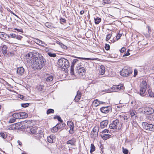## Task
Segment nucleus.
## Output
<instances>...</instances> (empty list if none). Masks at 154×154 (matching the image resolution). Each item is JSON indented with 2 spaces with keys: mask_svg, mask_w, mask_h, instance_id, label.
<instances>
[{
  "mask_svg": "<svg viewBox=\"0 0 154 154\" xmlns=\"http://www.w3.org/2000/svg\"><path fill=\"white\" fill-rule=\"evenodd\" d=\"M36 56L33 55L32 54L29 53L27 56L32 58L31 66L34 70H40L45 65V60L41 54L38 53Z\"/></svg>",
  "mask_w": 154,
  "mask_h": 154,
  "instance_id": "nucleus-1",
  "label": "nucleus"
},
{
  "mask_svg": "<svg viewBox=\"0 0 154 154\" xmlns=\"http://www.w3.org/2000/svg\"><path fill=\"white\" fill-rule=\"evenodd\" d=\"M58 65L64 71L66 69L68 68L69 66V63L67 59L63 58H60L58 60Z\"/></svg>",
  "mask_w": 154,
  "mask_h": 154,
  "instance_id": "nucleus-2",
  "label": "nucleus"
},
{
  "mask_svg": "<svg viewBox=\"0 0 154 154\" xmlns=\"http://www.w3.org/2000/svg\"><path fill=\"white\" fill-rule=\"evenodd\" d=\"M30 131L32 134H35L36 137L38 138H42L43 136L42 130L36 127H32Z\"/></svg>",
  "mask_w": 154,
  "mask_h": 154,
  "instance_id": "nucleus-3",
  "label": "nucleus"
},
{
  "mask_svg": "<svg viewBox=\"0 0 154 154\" xmlns=\"http://www.w3.org/2000/svg\"><path fill=\"white\" fill-rule=\"evenodd\" d=\"M44 77L45 81V82L51 84L55 82V81H54V74L46 73L44 75Z\"/></svg>",
  "mask_w": 154,
  "mask_h": 154,
  "instance_id": "nucleus-4",
  "label": "nucleus"
},
{
  "mask_svg": "<svg viewBox=\"0 0 154 154\" xmlns=\"http://www.w3.org/2000/svg\"><path fill=\"white\" fill-rule=\"evenodd\" d=\"M146 88L147 84L145 80H143L140 85L139 94L141 96H143L145 95Z\"/></svg>",
  "mask_w": 154,
  "mask_h": 154,
  "instance_id": "nucleus-5",
  "label": "nucleus"
},
{
  "mask_svg": "<svg viewBox=\"0 0 154 154\" xmlns=\"http://www.w3.org/2000/svg\"><path fill=\"white\" fill-rule=\"evenodd\" d=\"M132 72V71L127 67L124 68L120 72V74L122 76H128Z\"/></svg>",
  "mask_w": 154,
  "mask_h": 154,
  "instance_id": "nucleus-6",
  "label": "nucleus"
},
{
  "mask_svg": "<svg viewBox=\"0 0 154 154\" xmlns=\"http://www.w3.org/2000/svg\"><path fill=\"white\" fill-rule=\"evenodd\" d=\"M143 128L146 130L151 131H154V125L148 124L146 122H143L142 123Z\"/></svg>",
  "mask_w": 154,
  "mask_h": 154,
  "instance_id": "nucleus-7",
  "label": "nucleus"
},
{
  "mask_svg": "<svg viewBox=\"0 0 154 154\" xmlns=\"http://www.w3.org/2000/svg\"><path fill=\"white\" fill-rule=\"evenodd\" d=\"M119 124V120L117 119H115L109 125V128L111 129H117Z\"/></svg>",
  "mask_w": 154,
  "mask_h": 154,
  "instance_id": "nucleus-8",
  "label": "nucleus"
},
{
  "mask_svg": "<svg viewBox=\"0 0 154 154\" xmlns=\"http://www.w3.org/2000/svg\"><path fill=\"white\" fill-rule=\"evenodd\" d=\"M143 111L144 113L147 115L151 114L154 112V110L152 108L148 106L145 107Z\"/></svg>",
  "mask_w": 154,
  "mask_h": 154,
  "instance_id": "nucleus-9",
  "label": "nucleus"
},
{
  "mask_svg": "<svg viewBox=\"0 0 154 154\" xmlns=\"http://www.w3.org/2000/svg\"><path fill=\"white\" fill-rule=\"evenodd\" d=\"M67 125L70 128L69 131L70 133H73L74 129V125L73 122L71 121H68L67 122Z\"/></svg>",
  "mask_w": 154,
  "mask_h": 154,
  "instance_id": "nucleus-10",
  "label": "nucleus"
},
{
  "mask_svg": "<svg viewBox=\"0 0 154 154\" xmlns=\"http://www.w3.org/2000/svg\"><path fill=\"white\" fill-rule=\"evenodd\" d=\"M110 110V107L109 106L103 107L100 108L101 112L103 113H107Z\"/></svg>",
  "mask_w": 154,
  "mask_h": 154,
  "instance_id": "nucleus-11",
  "label": "nucleus"
},
{
  "mask_svg": "<svg viewBox=\"0 0 154 154\" xmlns=\"http://www.w3.org/2000/svg\"><path fill=\"white\" fill-rule=\"evenodd\" d=\"M24 71V69L23 67H20L17 68V72L18 75L21 76L23 74Z\"/></svg>",
  "mask_w": 154,
  "mask_h": 154,
  "instance_id": "nucleus-12",
  "label": "nucleus"
},
{
  "mask_svg": "<svg viewBox=\"0 0 154 154\" xmlns=\"http://www.w3.org/2000/svg\"><path fill=\"white\" fill-rule=\"evenodd\" d=\"M78 73L80 76L85 75V68L84 67L80 68L78 70Z\"/></svg>",
  "mask_w": 154,
  "mask_h": 154,
  "instance_id": "nucleus-13",
  "label": "nucleus"
},
{
  "mask_svg": "<svg viewBox=\"0 0 154 154\" xmlns=\"http://www.w3.org/2000/svg\"><path fill=\"white\" fill-rule=\"evenodd\" d=\"M81 93L80 91H78L76 95L75 96L74 100L75 102H78L80 100L81 97Z\"/></svg>",
  "mask_w": 154,
  "mask_h": 154,
  "instance_id": "nucleus-14",
  "label": "nucleus"
},
{
  "mask_svg": "<svg viewBox=\"0 0 154 154\" xmlns=\"http://www.w3.org/2000/svg\"><path fill=\"white\" fill-rule=\"evenodd\" d=\"M98 128L96 127H94L93 128L92 131H91V135H93V134L94 133V132H95V136L97 137L98 135Z\"/></svg>",
  "mask_w": 154,
  "mask_h": 154,
  "instance_id": "nucleus-15",
  "label": "nucleus"
},
{
  "mask_svg": "<svg viewBox=\"0 0 154 154\" xmlns=\"http://www.w3.org/2000/svg\"><path fill=\"white\" fill-rule=\"evenodd\" d=\"M116 85L112 86L111 88L105 89V91L107 92H116Z\"/></svg>",
  "mask_w": 154,
  "mask_h": 154,
  "instance_id": "nucleus-16",
  "label": "nucleus"
},
{
  "mask_svg": "<svg viewBox=\"0 0 154 154\" xmlns=\"http://www.w3.org/2000/svg\"><path fill=\"white\" fill-rule=\"evenodd\" d=\"M108 121L107 120L103 121L100 122V127L102 128H105L108 125Z\"/></svg>",
  "mask_w": 154,
  "mask_h": 154,
  "instance_id": "nucleus-17",
  "label": "nucleus"
},
{
  "mask_svg": "<svg viewBox=\"0 0 154 154\" xmlns=\"http://www.w3.org/2000/svg\"><path fill=\"white\" fill-rule=\"evenodd\" d=\"M75 142V139L74 138H72L67 141L66 144L68 145L70 144L71 146H74Z\"/></svg>",
  "mask_w": 154,
  "mask_h": 154,
  "instance_id": "nucleus-18",
  "label": "nucleus"
},
{
  "mask_svg": "<svg viewBox=\"0 0 154 154\" xmlns=\"http://www.w3.org/2000/svg\"><path fill=\"white\" fill-rule=\"evenodd\" d=\"M7 49L8 47L5 45H3L2 48V52L3 53V54L5 56L6 54L7 53Z\"/></svg>",
  "mask_w": 154,
  "mask_h": 154,
  "instance_id": "nucleus-19",
  "label": "nucleus"
},
{
  "mask_svg": "<svg viewBox=\"0 0 154 154\" xmlns=\"http://www.w3.org/2000/svg\"><path fill=\"white\" fill-rule=\"evenodd\" d=\"M105 71V67L103 65L100 66L99 69V72L100 74L102 75H103Z\"/></svg>",
  "mask_w": 154,
  "mask_h": 154,
  "instance_id": "nucleus-20",
  "label": "nucleus"
},
{
  "mask_svg": "<svg viewBox=\"0 0 154 154\" xmlns=\"http://www.w3.org/2000/svg\"><path fill=\"white\" fill-rule=\"evenodd\" d=\"M100 135L101 137L104 140H106L107 139L110 138L111 137V135H110L106 134H102Z\"/></svg>",
  "mask_w": 154,
  "mask_h": 154,
  "instance_id": "nucleus-21",
  "label": "nucleus"
},
{
  "mask_svg": "<svg viewBox=\"0 0 154 154\" xmlns=\"http://www.w3.org/2000/svg\"><path fill=\"white\" fill-rule=\"evenodd\" d=\"M116 92H118L121 89H123L124 88L123 85L122 84H119L118 85H116Z\"/></svg>",
  "mask_w": 154,
  "mask_h": 154,
  "instance_id": "nucleus-22",
  "label": "nucleus"
},
{
  "mask_svg": "<svg viewBox=\"0 0 154 154\" xmlns=\"http://www.w3.org/2000/svg\"><path fill=\"white\" fill-rule=\"evenodd\" d=\"M6 129L9 130H14L16 129V125L14 124H12L6 127Z\"/></svg>",
  "mask_w": 154,
  "mask_h": 154,
  "instance_id": "nucleus-23",
  "label": "nucleus"
},
{
  "mask_svg": "<svg viewBox=\"0 0 154 154\" xmlns=\"http://www.w3.org/2000/svg\"><path fill=\"white\" fill-rule=\"evenodd\" d=\"M13 117L16 119H21L20 112L19 113H15L13 114Z\"/></svg>",
  "mask_w": 154,
  "mask_h": 154,
  "instance_id": "nucleus-24",
  "label": "nucleus"
},
{
  "mask_svg": "<svg viewBox=\"0 0 154 154\" xmlns=\"http://www.w3.org/2000/svg\"><path fill=\"white\" fill-rule=\"evenodd\" d=\"M58 129L62 128L65 125V124L64 123H61L57 124L56 125Z\"/></svg>",
  "mask_w": 154,
  "mask_h": 154,
  "instance_id": "nucleus-25",
  "label": "nucleus"
},
{
  "mask_svg": "<svg viewBox=\"0 0 154 154\" xmlns=\"http://www.w3.org/2000/svg\"><path fill=\"white\" fill-rule=\"evenodd\" d=\"M54 136L53 135H50L47 137L48 142L50 143H53V138Z\"/></svg>",
  "mask_w": 154,
  "mask_h": 154,
  "instance_id": "nucleus-26",
  "label": "nucleus"
},
{
  "mask_svg": "<svg viewBox=\"0 0 154 154\" xmlns=\"http://www.w3.org/2000/svg\"><path fill=\"white\" fill-rule=\"evenodd\" d=\"M21 119H24L27 117V113L25 112H20Z\"/></svg>",
  "mask_w": 154,
  "mask_h": 154,
  "instance_id": "nucleus-27",
  "label": "nucleus"
},
{
  "mask_svg": "<svg viewBox=\"0 0 154 154\" xmlns=\"http://www.w3.org/2000/svg\"><path fill=\"white\" fill-rule=\"evenodd\" d=\"M14 54V51L8 52L6 54L5 56L6 57H11L13 56Z\"/></svg>",
  "mask_w": 154,
  "mask_h": 154,
  "instance_id": "nucleus-28",
  "label": "nucleus"
},
{
  "mask_svg": "<svg viewBox=\"0 0 154 154\" xmlns=\"http://www.w3.org/2000/svg\"><path fill=\"white\" fill-rule=\"evenodd\" d=\"M136 114L137 113L135 110H132L131 111L130 115L132 118H133L134 116H135V117H137Z\"/></svg>",
  "mask_w": 154,
  "mask_h": 154,
  "instance_id": "nucleus-29",
  "label": "nucleus"
},
{
  "mask_svg": "<svg viewBox=\"0 0 154 154\" xmlns=\"http://www.w3.org/2000/svg\"><path fill=\"white\" fill-rule=\"evenodd\" d=\"M149 95L150 97H154V93L151 90L149 89L148 91Z\"/></svg>",
  "mask_w": 154,
  "mask_h": 154,
  "instance_id": "nucleus-30",
  "label": "nucleus"
},
{
  "mask_svg": "<svg viewBox=\"0 0 154 154\" xmlns=\"http://www.w3.org/2000/svg\"><path fill=\"white\" fill-rule=\"evenodd\" d=\"M58 130V128L56 125L54 127L52 128L51 130V131L53 133H55L57 132Z\"/></svg>",
  "mask_w": 154,
  "mask_h": 154,
  "instance_id": "nucleus-31",
  "label": "nucleus"
},
{
  "mask_svg": "<svg viewBox=\"0 0 154 154\" xmlns=\"http://www.w3.org/2000/svg\"><path fill=\"white\" fill-rule=\"evenodd\" d=\"M95 147L93 144H91V149L90 152L92 153L95 150Z\"/></svg>",
  "mask_w": 154,
  "mask_h": 154,
  "instance_id": "nucleus-32",
  "label": "nucleus"
},
{
  "mask_svg": "<svg viewBox=\"0 0 154 154\" xmlns=\"http://www.w3.org/2000/svg\"><path fill=\"white\" fill-rule=\"evenodd\" d=\"M95 23L96 24H98L100 22L101 19L100 18L97 17L96 18H94Z\"/></svg>",
  "mask_w": 154,
  "mask_h": 154,
  "instance_id": "nucleus-33",
  "label": "nucleus"
},
{
  "mask_svg": "<svg viewBox=\"0 0 154 154\" xmlns=\"http://www.w3.org/2000/svg\"><path fill=\"white\" fill-rule=\"evenodd\" d=\"M120 117H123L124 120L126 121V122L128 121L129 118L127 116H125L123 115H120Z\"/></svg>",
  "mask_w": 154,
  "mask_h": 154,
  "instance_id": "nucleus-34",
  "label": "nucleus"
},
{
  "mask_svg": "<svg viewBox=\"0 0 154 154\" xmlns=\"http://www.w3.org/2000/svg\"><path fill=\"white\" fill-rule=\"evenodd\" d=\"M99 100L97 99L94 100L93 102V104L95 106H97L99 105Z\"/></svg>",
  "mask_w": 154,
  "mask_h": 154,
  "instance_id": "nucleus-35",
  "label": "nucleus"
},
{
  "mask_svg": "<svg viewBox=\"0 0 154 154\" xmlns=\"http://www.w3.org/2000/svg\"><path fill=\"white\" fill-rule=\"evenodd\" d=\"M48 55L50 57H55L56 55L55 53H52L51 52H48Z\"/></svg>",
  "mask_w": 154,
  "mask_h": 154,
  "instance_id": "nucleus-36",
  "label": "nucleus"
},
{
  "mask_svg": "<svg viewBox=\"0 0 154 154\" xmlns=\"http://www.w3.org/2000/svg\"><path fill=\"white\" fill-rule=\"evenodd\" d=\"M122 152L124 154H128V150L124 148V147H122Z\"/></svg>",
  "mask_w": 154,
  "mask_h": 154,
  "instance_id": "nucleus-37",
  "label": "nucleus"
},
{
  "mask_svg": "<svg viewBox=\"0 0 154 154\" xmlns=\"http://www.w3.org/2000/svg\"><path fill=\"white\" fill-rule=\"evenodd\" d=\"M54 110L53 109H50L48 110L47 112V114H49L51 113H54Z\"/></svg>",
  "mask_w": 154,
  "mask_h": 154,
  "instance_id": "nucleus-38",
  "label": "nucleus"
},
{
  "mask_svg": "<svg viewBox=\"0 0 154 154\" xmlns=\"http://www.w3.org/2000/svg\"><path fill=\"white\" fill-rule=\"evenodd\" d=\"M78 60L77 59H75L73 60L72 62V63L71 66L74 67V65L76 63Z\"/></svg>",
  "mask_w": 154,
  "mask_h": 154,
  "instance_id": "nucleus-39",
  "label": "nucleus"
},
{
  "mask_svg": "<svg viewBox=\"0 0 154 154\" xmlns=\"http://www.w3.org/2000/svg\"><path fill=\"white\" fill-rule=\"evenodd\" d=\"M54 119H57L58 121H60L61 123L63 122V120L61 119L60 117L58 116H57L54 117Z\"/></svg>",
  "mask_w": 154,
  "mask_h": 154,
  "instance_id": "nucleus-40",
  "label": "nucleus"
},
{
  "mask_svg": "<svg viewBox=\"0 0 154 154\" xmlns=\"http://www.w3.org/2000/svg\"><path fill=\"white\" fill-rule=\"evenodd\" d=\"M44 87L43 85H40L38 86V89L39 91H43L44 90Z\"/></svg>",
  "mask_w": 154,
  "mask_h": 154,
  "instance_id": "nucleus-41",
  "label": "nucleus"
},
{
  "mask_svg": "<svg viewBox=\"0 0 154 154\" xmlns=\"http://www.w3.org/2000/svg\"><path fill=\"white\" fill-rule=\"evenodd\" d=\"M0 134L1 136L3 138H5L7 137V134L6 133L1 132L0 133Z\"/></svg>",
  "mask_w": 154,
  "mask_h": 154,
  "instance_id": "nucleus-42",
  "label": "nucleus"
},
{
  "mask_svg": "<svg viewBox=\"0 0 154 154\" xmlns=\"http://www.w3.org/2000/svg\"><path fill=\"white\" fill-rule=\"evenodd\" d=\"M77 58L79 59H81L85 60H94L95 59H94L93 58H82L80 57H77Z\"/></svg>",
  "mask_w": 154,
  "mask_h": 154,
  "instance_id": "nucleus-43",
  "label": "nucleus"
},
{
  "mask_svg": "<svg viewBox=\"0 0 154 154\" xmlns=\"http://www.w3.org/2000/svg\"><path fill=\"white\" fill-rule=\"evenodd\" d=\"M112 35V34H107L106 35V41H108L110 39V38Z\"/></svg>",
  "mask_w": 154,
  "mask_h": 154,
  "instance_id": "nucleus-44",
  "label": "nucleus"
},
{
  "mask_svg": "<svg viewBox=\"0 0 154 154\" xmlns=\"http://www.w3.org/2000/svg\"><path fill=\"white\" fill-rule=\"evenodd\" d=\"M21 106L22 107H28L29 106V103H22L21 104Z\"/></svg>",
  "mask_w": 154,
  "mask_h": 154,
  "instance_id": "nucleus-45",
  "label": "nucleus"
},
{
  "mask_svg": "<svg viewBox=\"0 0 154 154\" xmlns=\"http://www.w3.org/2000/svg\"><path fill=\"white\" fill-rule=\"evenodd\" d=\"M70 73L72 75H74V67L71 66Z\"/></svg>",
  "mask_w": 154,
  "mask_h": 154,
  "instance_id": "nucleus-46",
  "label": "nucleus"
},
{
  "mask_svg": "<svg viewBox=\"0 0 154 154\" xmlns=\"http://www.w3.org/2000/svg\"><path fill=\"white\" fill-rule=\"evenodd\" d=\"M109 133L110 132L109 130L107 129H104L103 130V131L102 134H104V133Z\"/></svg>",
  "mask_w": 154,
  "mask_h": 154,
  "instance_id": "nucleus-47",
  "label": "nucleus"
},
{
  "mask_svg": "<svg viewBox=\"0 0 154 154\" xmlns=\"http://www.w3.org/2000/svg\"><path fill=\"white\" fill-rule=\"evenodd\" d=\"M122 105H119L116 106V109L118 110H119L121 109L122 108Z\"/></svg>",
  "mask_w": 154,
  "mask_h": 154,
  "instance_id": "nucleus-48",
  "label": "nucleus"
},
{
  "mask_svg": "<svg viewBox=\"0 0 154 154\" xmlns=\"http://www.w3.org/2000/svg\"><path fill=\"white\" fill-rule=\"evenodd\" d=\"M105 48L106 50H108L110 48V46L108 44H106L105 45Z\"/></svg>",
  "mask_w": 154,
  "mask_h": 154,
  "instance_id": "nucleus-49",
  "label": "nucleus"
},
{
  "mask_svg": "<svg viewBox=\"0 0 154 154\" xmlns=\"http://www.w3.org/2000/svg\"><path fill=\"white\" fill-rule=\"evenodd\" d=\"M15 119H14L12 118L10 119L9 122L10 123H12L14 122L15 121Z\"/></svg>",
  "mask_w": 154,
  "mask_h": 154,
  "instance_id": "nucleus-50",
  "label": "nucleus"
},
{
  "mask_svg": "<svg viewBox=\"0 0 154 154\" xmlns=\"http://www.w3.org/2000/svg\"><path fill=\"white\" fill-rule=\"evenodd\" d=\"M22 38V37L20 35H16L15 38H17L18 40H21Z\"/></svg>",
  "mask_w": 154,
  "mask_h": 154,
  "instance_id": "nucleus-51",
  "label": "nucleus"
},
{
  "mask_svg": "<svg viewBox=\"0 0 154 154\" xmlns=\"http://www.w3.org/2000/svg\"><path fill=\"white\" fill-rule=\"evenodd\" d=\"M60 46L61 47L64 49H67V47L65 45H64L63 44L61 43Z\"/></svg>",
  "mask_w": 154,
  "mask_h": 154,
  "instance_id": "nucleus-52",
  "label": "nucleus"
},
{
  "mask_svg": "<svg viewBox=\"0 0 154 154\" xmlns=\"http://www.w3.org/2000/svg\"><path fill=\"white\" fill-rule=\"evenodd\" d=\"M129 50L128 49L126 53L124 55H123V57H125V56H126L129 55L130 54L129 52Z\"/></svg>",
  "mask_w": 154,
  "mask_h": 154,
  "instance_id": "nucleus-53",
  "label": "nucleus"
},
{
  "mask_svg": "<svg viewBox=\"0 0 154 154\" xmlns=\"http://www.w3.org/2000/svg\"><path fill=\"white\" fill-rule=\"evenodd\" d=\"M122 35L118 33L116 36V38L117 40H118L121 37Z\"/></svg>",
  "mask_w": 154,
  "mask_h": 154,
  "instance_id": "nucleus-54",
  "label": "nucleus"
},
{
  "mask_svg": "<svg viewBox=\"0 0 154 154\" xmlns=\"http://www.w3.org/2000/svg\"><path fill=\"white\" fill-rule=\"evenodd\" d=\"M45 26L47 27L50 28L51 27V24L48 23H46L45 24Z\"/></svg>",
  "mask_w": 154,
  "mask_h": 154,
  "instance_id": "nucleus-55",
  "label": "nucleus"
},
{
  "mask_svg": "<svg viewBox=\"0 0 154 154\" xmlns=\"http://www.w3.org/2000/svg\"><path fill=\"white\" fill-rule=\"evenodd\" d=\"M14 30H17V31L18 32H23V30L22 29H18L17 28H15L14 29Z\"/></svg>",
  "mask_w": 154,
  "mask_h": 154,
  "instance_id": "nucleus-56",
  "label": "nucleus"
},
{
  "mask_svg": "<svg viewBox=\"0 0 154 154\" xmlns=\"http://www.w3.org/2000/svg\"><path fill=\"white\" fill-rule=\"evenodd\" d=\"M66 20L64 18H61L60 19V22L61 23H65L66 22Z\"/></svg>",
  "mask_w": 154,
  "mask_h": 154,
  "instance_id": "nucleus-57",
  "label": "nucleus"
},
{
  "mask_svg": "<svg viewBox=\"0 0 154 154\" xmlns=\"http://www.w3.org/2000/svg\"><path fill=\"white\" fill-rule=\"evenodd\" d=\"M103 3H104V4H103V5H104L106 4H109V0H103Z\"/></svg>",
  "mask_w": 154,
  "mask_h": 154,
  "instance_id": "nucleus-58",
  "label": "nucleus"
},
{
  "mask_svg": "<svg viewBox=\"0 0 154 154\" xmlns=\"http://www.w3.org/2000/svg\"><path fill=\"white\" fill-rule=\"evenodd\" d=\"M10 35L11 37L14 38H16V34H13V33H12V34H10Z\"/></svg>",
  "mask_w": 154,
  "mask_h": 154,
  "instance_id": "nucleus-59",
  "label": "nucleus"
},
{
  "mask_svg": "<svg viewBox=\"0 0 154 154\" xmlns=\"http://www.w3.org/2000/svg\"><path fill=\"white\" fill-rule=\"evenodd\" d=\"M126 50V49L125 47H122L120 50V52L121 53L124 52Z\"/></svg>",
  "mask_w": 154,
  "mask_h": 154,
  "instance_id": "nucleus-60",
  "label": "nucleus"
},
{
  "mask_svg": "<svg viewBox=\"0 0 154 154\" xmlns=\"http://www.w3.org/2000/svg\"><path fill=\"white\" fill-rule=\"evenodd\" d=\"M137 71L136 69H134V77L136 76L137 75Z\"/></svg>",
  "mask_w": 154,
  "mask_h": 154,
  "instance_id": "nucleus-61",
  "label": "nucleus"
},
{
  "mask_svg": "<svg viewBox=\"0 0 154 154\" xmlns=\"http://www.w3.org/2000/svg\"><path fill=\"white\" fill-rule=\"evenodd\" d=\"M18 97L21 99H23L24 98V96L22 95H19Z\"/></svg>",
  "mask_w": 154,
  "mask_h": 154,
  "instance_id": "nucleus-62",
  "label": "nucleus"
},
{
  "mask_svg": "<svg viewBox=\"0 0 154 154\" xmlns=\"http://www.w3.org/2000/svg\"><path fill=\"white\" fill-rule=\"evenodd\" d=\"M17 143L19 145L21 146L22 145V143L20 141L18 140L17 141Z\"/></svg>",
  "mask_w": 154,
  "mask_h": 154,
  "instance_id": "nucleus-63",
  "label": "nucleus"
},
{
  "mask_svg": "<svg viewBox=\"0 0 154 154\" xmlns=\"http://www.w3.org/2000/svg\"><path fill=\"white\" fill-rule=\"evenodd\" d=\"M98 102H99V105L101 104H104L105 103V102H104L99 101Z\"/></svg>",
  "mask_w": 154,
  "mask_h": 154,
  "instance_id": "nucleus-64",
  "label": "nucleus"
}]
</instances>
